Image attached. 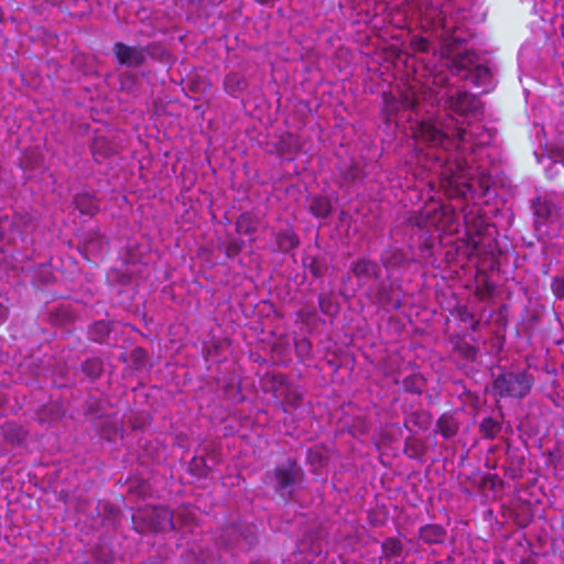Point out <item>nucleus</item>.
<instances>
[{"instance_id": "obj_42", "label": "nucleus", "mask_w": 564, "mask_h": 564, "mask_svg": "<svg viewBox=\"0 0 564 564\" xmlns=\"http://www.w3.org/2000/svg\"><path fill=\"white\" fill-rule=\"evenodd\" d=\"M379 564H382L381 562Z\"/></svg>"}, {"instance_id": "obj_38", "label": "nucleus", "mask_w": 564, "mask_h": 564, "mask_svg": "<svg viewBox=\"0 0 564 564\" xmlns=\"http://www.w3.org/2000/svg\"><path fill=\"white\" fill-rule=\"evenodd\" d=\"M131 355H132V357H133V358H135V359H137V358L143 357V356L145 355V351H144V349H142V348H140V347H138V348H134V349L132 350V354H131Z\"/></svg>"}, {"instance_id": "obj_34", "label": "nucleus", "mask_w": 564, "mask_h": 564, "mask_svg": "<svg viewBox=\"0 0 564 564\" xmlns=\"http://www.w3.org/2000/svg\"><path fill=\"white\" fill-rule=\"evenodd\" d=\"M459 352L463 357H465L468 360L475 361L478 356V349L470 345V344H463L458 347Z\"/></svg>"}, {"instance_id": "obj_33", "label": "nucleus", "mask_w": 564, "mask_h": 564, "mask_svg": "<svg viewBox=\"0 0 564 564\" xmlns=\"http://www.w3.org/2000/svg\"><path fill=\"white\" fill-rule=\"evenodd\" d=\"M551 291L557 299H564V275H555L552 278Z\"/></svg>"}, {"instance_id": "obj_37", "label": "nucleus", "mask_w": 564, "mask_h": 564, "mask_svg": "<svg viewBox=\"0 0 564 564\" xmlns=\"http://www.w3.org/2000/svg\"><path fill=\"white\" fill-rule=\"evenodd\" d=\"M8 317V308L0 303V325L4 323Z\"/></svg>"}, {"instance_id": "obj_3", "label": "nucleus", "mask_w": 564, "mask_h": 564, "mask_svg": "<svg viewBox=\"0 0 564 564\" xmlns=\"http://www.w3.org/2000/svg\"><path fill=\"white\" fill-rule=\"evenodd\" d=\"M133 529L139 533L164 532L174 529L172 512L162 506L147 507L132 516Z\"/></svg>"}, {"instance_id": "obj_8", "label": "nucleus", "mask_w": 564, "mask_h": 564, "mask_svg": "<svg viewBox=\"0 0 564 564\" xmlns=\"http://www.w3.org/2000/svg\"><path fill=\"white\" fill-rule=\"evenodd\" d=\"M350 272L357 280L360 288L372 286V283L378 282L381 279V268L375 261L367 257L358 258L350 265Z\"/></svg>"}, {"instance_id": "obj_14", "label": "nucleus", "mask_w": 564, "mask_h": 564, "mask_svg": "<svg viewBox=\"0 0 564 564\" xmlns=\"http://www.w3.org/2000/svg\"><path fill=\"white\" fill-rule=\"evenodd\" d=\"M435 426L443 438L449 440L457 435L460 424L453 412H445L440 415Z\"/></svg>"}, {"instance_id": "obj_1", "label": "nucleus", "mask_w": 564, "mask_h": 564, "mask_svg": "<svg viewBox=\"0 0 564 564\" xmlns=\"http://www.w3.org/2000/svg\"><path fill=\"white\" fill-rule=\"evenodd\" d=\"M534 381V376L528 370L505 371L495 377L492 392L498 399H523L530 393Z\"/></svg>"}, {"instance_id": "obj_41", "label": "nucleus", "mask_w": 564, "mask_h": 564, "mask_svg": "<svg viewBox=\"0 0 564 564\" xmlns=\"http://www.w3.org/2000/svg\"><path fill=\"white\" fill-rule=\"evenodd\" d=\"M440 83L445 85L447 83V78L445 76H441Z\"/></svg>"}, {"instance_id": "obj_7", "label": "nucleus", "mask_w": 564, "mask_h": 564, "mask_svg": "<svg viewBox=\"0 0 564 564\" xmlns=\"http://www.w3.org/2000/svg\"><path fill=\"white\" fill-rule=\"evenodd\" d=\"M152 45L135 46L123 42H116L112 46L113 55L121 66L138 68L145 64Z\"/></svg>"}, {"instance_id": "obj_4", "label": "nucleus", "mask_w": 564, "mask_h": 564, "mask_svg": "<svg viewBox=\"0 0 564 564\" xmlns=\"http://www.w3.org/2000/svg\"><path fill=\"white\" fill-rule=\"evenodd\" d=\"M267 477L274 484L276 492L291 495L294 487L304 480L305 474L295 459L289 458L268 471Z\"/></svg>"}, {"instance_id": "obj_17", "label": "nucleus", "mask_w": 564, "mask_h": 564, "mask_svg": "<svg viewBox=\"0 0 564 564\" xmlns=\"http://www.w3.org/2000/svg\"><path fill=\"white\" fill-rule=\"evenodd\" d=\"M382 265L388 274L393 273L409 263L404 252L400 249H389L381 256Z\"/></svg>"}, {"instance_id": "obj_26", "label": "nucleus", "mask_w": 564, "mask_h": 564, "mask_svg": "<svg viewBox=\"0 0 564 564\" xmlns=\"http://www.w3.org/2000/svg\"><path fill=\"white\" fill-rule=\"evenodd\" d=\"M102 360L97 357L89 358L82 364L83 372L90 379L99 378L102 372Z\"/></svg>"}, {"instance_id": "obj_28", "label": "nucleus", "mask_w": 564, "mask_h": 564, "mask_svg": "<svg viewBox=\"0 0 564 564\" xmlns=\"http://www.w3.org/2000/svg\"><path fill=\"white\" fill-rule=\"evenodd\" d=\"M91 152L95 161L100 162L102 159L112 154L113 151L104 138H97L91 145Z\"/></svg>"}, {"instance_id": "obj_27", "label": "nucleus", "mask_w": 564, "mask_h": 564, "mask_svg": "<svg viewBox=\"0 0 564 564\" xmlns=\"http://www.w3.org/2000/svg\"><path fill=\"white\" fill-rule=\"evenodd\" d=\"M303 267L314 278H321L325 272V265L314 256L306 254L302 258Z\"/></svg>"}, {"instance_id": "obj_20", "label": "nucleus", "mask_w": 564, "mask_h": 564, "mask_svg": "<svg viewBox=\"0 0 564 564\" xmlns=\"http://www.w3.org/2000/svg\"><path fill=\"white\" fill-rule=\"evenodd\" d=\"M475 87H484L490 84L491 72L488 66L476 64L474 65L469 79Z\"/></svg>"}, {"instance_id": "obj_35", "label": "nucleus", "mask_w": 564, "mask_h": 564, "mask_svg": "<svg viewBox=\"0 0 564 564\" xmlns=\"http://www.w3.org/2000/svg\"><path fill=\"white\" fill-rule=\"evenodd\" d=\"M455 314L460 322L466 324L470 323V321L475 317V315L471 312H469L467 306H458L455 310Z\"/></svg>"}, {"instance_id": "obj_16", "label": "nucleus", "mask_w": 564, "mask_h": 564, "mask_svg": "<svg viewBox=\"0 0 564 564\" xmlns=\"http://www.w3.org/2000/svg\"><path fill=\"white\" fill-rule=\"evenodd\" d=\"M446 530L441 524L429 523L420 528L419 538L425 544H441L446 539Z\"/></svg>"}, {"instance_id": "obj_36", "label": "nucleus", "mask_w": 564, "mask_h": 564, "mask_svg": "<svg viewBox=\"0 0 564 564\" xmlns=\"http://www.w3.org/2000/svg\"><path fill=\"white\" fill-rule=\"evenodd\" d=\"M498 479V475L497 474H486L484 477H482V485L486 486L488 482L491 484V487L495 486V481Z\"/></svg>"}, {"instance_id": "obj_11", "label": "nucleus", "mask_w": 564, "mask_h": 564, "mask_svg": "<svg viewBox=\"0 0 564 564\" xmlns=\"http://www.w3.org/2000/svg\"><path fill=\"white\" fill-rule=\"evenodd\" d=\"M464 219L469 242L473 245L474 249H477L481 242V236L488 228L487 220L479 210H469L465 214Z\"/></svg>"}, {"instance_id": "obj_22", "label": "nucleus", "mask_w": 564, "mask_h": 564, "mask_svg": "<svg viewBox=\"0 0 564 564\" xmlns=\"http://www.w3.org/2000/svg\"><path fill=\"white\" fill-rule=\"evenodd\" d=\"M111 332L110 323L98 321L89 327V337L93 341L104 343Z\"/></svg>"}, {"instance_id": "obj_6", "label": "nucleus", "mask_w": 564, "mask_h": 564, "mask_svg": "<svg viewBox=\"0 0 564 564\" xmlns=\"http://www.w3.org/2000/svg\"><path fill=\"white\" fill-rule=\"evenodd\" d=\"M376 283V285L369 286L366 291V295L371 303L383 308L399 310L403 303L401 285L397 282H386L381 279Z\"/></svg>"}, {"instance_id": "obj_24", "label": "nucleus", "mask_w": 564, "mask_h": 564, "mask_svg": "<svg viewBox=\"0 0 564 564\" xmlns=\"http://www.w3.org/2000/svg\"><path fill=\"white\" fill-rule=\"evenodd\" d=\"M75 205L80 214L94 216L98 212L97 204L87 194H80L75 197Z\"/></svg>"}, {"instance_id": "obj_19", "label": "nucleus", "mask_w": 564, "mask_h": 564, "mask_svg": "<svg viewBox=\"0 0 564 564\" xmlns=\"http://www.w3.org/2000/svg\"><path fill=\"white\" fill-rule=\"evenodd\" d=\"M308 210L316 218H326L332 213L330 200L324 196H313L310 200Z\"/></svg>"}, {"instance_id": "obj_25", "label": "nucleus", "mask_w": 564, "mask_h": 564, "mask_svg": "<svg viewBox=\"0 0 564 564\" xmlns=\"http://www.w3.org/2000/svg\"><path fill=\"white\" fill-rule=\"evenodd\" d=\"M423 386H424V380H423L422 376H420L419 373H412L410 376H406L402 380V388L405 392H409V393H413V394H417V395L422 394Z\"/></svg>"}, {"instance_id": "obj_31", "label": "nucleus", "mask_w": 564, "mask_h": 564, "mask_svg": "<svg viewBox=\"0 0 564 564\" xmlns=\"http://www.w3.org/2000/svg\"><path fill=\"white\" fill-rule=\"evenodd\" d=\"M410 47L414 52L427 53L431 48V42L426 37L414 35L410 40Z\"/></svg>"}, {"instance_id": "obj_21", "label": "nucleus", "mask_w": 564, "mask_h": 564, "mask_svg": "<svg viewBox=\"0 0 564 564\" xmlns=\"http://www.w3.org/2000/svg\"><path fill=\"white\" fill-rule=\"evenodd\" d=\"M501 432V423L491 416H486L479 424V433L482 438L494 440Z\"/></svg>"}, {"instance_id": "obj_30", "label": "nucleus", "mask_w": 564, "mask_h": 564, "mask_svg": "<svg viewBox=\"0 0 564 564\" xmlns=\"http://www.w3.org/2000/svg\"><path fill=\"white\" fill-rule=\"evenodd\" d=\"M294 347L296 356L302 360L312 354V343L306 337L295 339Z\"/></svg>"}, {"instance_id": "obj_39", "label": "nucleus", "mask_w": 564, "mask_h": 564, "mask_svg": "<svg viewBox=\"0 0 564 564\" xmlns=\"http://www.w3.org/2000/svg\"><path fill=\"white\" fill-rule=\"evenodd\" d=\"M469 324V328L473 330V332H476L480 325V322L479 319H477L476 317H474Z\"/></svg>"}, {"instance_id": "obj_10", "label": "nucleus", "mask_w": 564, "mask_h": 564, "mask_svg": "<svg viewBox=\"0 0 564 564\" xmlns=\"http://www.w3.org/2000/svg\"><path fill=\"white\" fill-rule=\"evenodd\" d=\"M446 108L460 116L476 112L480 106V100L476 95L457 90L454 95H448L445 100Z\"/></svg>"}, {"instance_id": "obj_15", "label": "nucleus", "mask_w": 564, "mask_h": 564, "mask_svg": "<svg viewBox=\"0 0 564 564\" xmlns=\"http://www.w3.org/2000/svg\"><path fill=\"white\" fill-rule=\"evenodd\" d=\"M274 252H289L300 246V238L293 229H285L273 235Z\"/></svg>"}, {"instance_id": "obj_5", "label": "nucleus", "mask_w": 564, "mask_h": 564, "mask_svg": "<svg viewBox=\"0 0 564 564\" xmlns=\"http://www.w3.org/2000/svg\"><path fill=\"white\" fill-rule=\"evenodd\" d=\"M531 209L533 226L536 230L556 224L562 219L561 207L555 199L554 193L538 195L531 202Z\"/></svg>"}, {"instance_id": "obj_18", "label": "nucleus", "mask_w": 564, "mask_h": 564, "mask_svg": "<svg viewBox=\"0 0 564 564\" xmlns=\"http://www.w3.org/2000/svg\"><path fill=\"white\" fill-rule=\"evenodd\" d=\"M259 218L253 213H242L236 220V231L240 235H250L258 230Z\"/></svg>"}, {"instance_id": "obj_9", "label": "nucleus", "mask_w": 564, "mask_h": 564, "mask_svg": "<svg viewBox=\"0 0 564 564\" xmlns=\"http://www.w3.org/2000/svg\"><path fill=\"white\" fill-rule=\"evenodd\" d=\"M440 183L451 198L464 197L470 189V186L457 167L455 171L452 167H443L440 172Z\"/></svg>"}, {"instance_id": "obj_32", "label": "nucleus", "mask_w": 564, "mask_h": 564, "mask_svg": "<svg viewBox=\"0 0 564 564\" xmlns=\"http://www.w3.org/2000/svg\"><path fill=\"white\" fill-rule=\"evenodd\" d=\"M245 247V241L240 238L230 240L225 249V253L227 257L231 258L239 254Z\"/></svg>"}, {"instance_id": "obj_13", "label": "nucleus", "mask_w": 564, "mask_h": 564, "mask_svg": "<svg viewBox=\"0 0 564 564\" xmlns=\"http://www.w3.org/2000/svg\"><path fill=\"white\" fill-rule=\"evenodd\" d=\"M475 63V55L473 53H459L451 62L449 70L460 79L468 80Z\"/></svg>"}, {"instance_id": "obj_29", "label": "nucleus", "mask_w": 564, "mask_h": 564, "mask_svg": "<svg viewBox=\"0 0 564 564\" xmlns=\"http://www.w3.org/2000/svg\"><path fill=\"white\" fill-rule=\"evenodd\" d=\"M243 84L245 80L242 76L237 73L228 74L224 80L225 90L230 95H235L236 93L242 90Z\"/></svg>"}, {"instance_id": "obj_12", "label": "nucleus", "mask_w": 564, "mask_h": 564, "mask_svg": "<svg viewBox=\"0 0 564 564\" xmlns=\"http://www.w3.org/2000/svg\"><path fill=\"white\" fill-rule=\"evenodd\" d=\"M404 546L397 538H387L381 542L380 562L389 564H401L403 562Z\"/></svg>"}, {"instance_id": "obj_23", "label": "nucleus", "mask_w": 564, "mask_h": 564, "mask_svg": "<svg viewBox=\"0 0 564 564\" xmlns=\"http://www.w3.org/2000/svg\"><path fill=\"white\" fill-rule=\"evenodd\" d=\"M280 383L283 384L284 401L290 406L296 408L303 398V393L299 387L284 382L281 378Z\"/></svg>"}, {"instance_id": "obj_40", "label": "nucleus", "mask_w": 564, "mask_h": 564, "mask_svg": "<svg viewBox=\"0 0 564 564\" xmlns=\"http://www.w3.org/2000/svg\"><path fill=\"white\" fill-rule=\"evenodd\" d=\"M419 419V414L417 413H413L411 414V421L415 424V425H420L419 422L416 421Z\"/></svg>"}, {"instance_id": "obj_2", "label": "nucleus", "mask_w": 564, "mask_h": 564, "mask_svg": "<svg viewBox=\"0 0 564 564\" xmlns=\"http://www.w3.org/2000/svg\"><path fill=\"white\" fill-rule=\"evenodd\" d=\"M419 132L422 140L430 147H440L446 151L453 148H460L468 134L467 130L462 127H455L451 130L448 126L440 128L432 122H422L419 126Z\"/></svg>"}]
</instances>
